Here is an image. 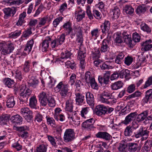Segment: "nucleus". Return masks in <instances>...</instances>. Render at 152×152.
<instances>
[{
  "instance_id": "nucleus-1",
  "label": "nucleus",
  "mask_w": 152,
  "mask_h": 152,
  "mask_svg": "<svg viewBox=\"0 0 152 152\" xmlns=\"http://www.w3.org/2000/svg\"><path fill=\"white\" fill-rule=\"evenodd\" d=\"M69 86L65 84L63 81L60 82L54 88V91L56 93L59 92L62 98L66 97L69 92Z\"/></svg>"
},
{
  "instance_id": "nucleus-2",
  "label": "nucleus",
  "mask_w": 152,
  "mask_h": 152,
  "mask_svg": "<svg viewBox=\"0 0 152 152\" xmlns=\"http://www.w3.org/2000/svg\"><path fill=\"white\" fill-rule=\"evenodd\" d=\"M15 49L14 44L12 43L2 42L0 43V50L1 55L7 56L13 52Z\"/></svg>"
},
{
  "instance_id": "nucleus-3",
  "label": "nucleus",
  "mask_w": 152,
  "mask_h": 152,
  "mask_svg": "<svg viewBox=\"0 0 152 152\" xmlns=\"http://www.w3.org/2000/svg\"><path fill=\"white\" fill-rule=\"evenodd\" d=\"M31 94V91L28 88H26L24 85H21L20 87V97L19 100L20 104L26 103L28 99Z\"/></svg>"
},
{
  "instance_id": "nucleus-4",
  "label": "nucleus",
  "mask_w": 152,
  "mask_h": 152,
  "mask_svg": "<svg viewBox=\"0 0 152 152\" xmlns=\"http://www.w3.org/2000/svg\"><path fill=\"white\" fill-rule=\"evenodd\" d=\"M112 93L108 90H104L99 95V100L102 103L107 104H112L115 100L112 99Z\"/></svg>"
},
{
  "instance_id": "nucleus-5",
  "label": "nucleus",
  "mask_w": 152,
  "mask_h": 152,
  "mask_svg": "<svg viewBox=\"0 0 152 152\" xmlns=\"http://www.w3.org/2000/svg\"><path fill=\"white\" fill-rule=\"evenodd\" d=\"M75 134L74 129L70 128L66 129L63 136L64 142L66 143L71 142L75 139Z\"/></svg>"
},
{
  "instance_id": "nucleus-6",
  "label": "nucleus",
  "mask_w": 152,
  "mask_h": 152,
  "mask_svg": "<svg viewBox=\"0 0 152 152\" xmlns=\"http://www.w3.org/2000/svg\"><path fill=\"white\" fill-rule=\"evenodd\" d=\"M149 132L146 129H144L142 126L141 127L136 133L134 136L136 138L141 137V141L146 140L148 137Z\"/></svg>"
},
{
  "instance_id": "nucleus-7",
  "label": "nucleus",
  "mask_w": 152,
  "mask_h": 152,
  "mask_svg": "<svg viewBox=\"0 0 152 152\" xmlns=\"http://www.w3.org/2000/svg\"><path fill=\"white\" fill-rule=\"evenodd\" d=\"M86 82L88 84H90L92 88L96 90H98L99 86L89 71L86 72Z\"/></svg>"
},
{
  "instance_id": "nucleus-8",
  "label": "nucleus",
  "mask_w": 152,
  "mask_h": 152,
  "mask_svg": "<svg viewBox=\"0 0 152 152\" xmlns=\"http://www.w3.org/2000/svg\"><path fill=\"white\" fill-rule=\"evenodd\" d=\"M18 130L20 137L23 139H26L28 137V132L29 130L28 127L26 126H20L18 128Z\"/></svg>"
},
{
  "instance_id": "nucleus-9",
  "label": "nucleus",
  "mask_w": 152,
  "mask_h": 152,
  "mask_svg": "<svg viewBox=\"0 0 152 152\" xmlns=\"http://www.w3.org/2000/svg\"><path fill=\"white\" fill-rule=\"evenodd\" d=\"M4 14V18L7 19L10 18L11 16H14L16 12V9L15 8L13 9L8 7L5 8L2 10Z\"/></svg>"
},
{
  "instance_id": "nucleus-10",
  "label": "nucleus",
  "mask_w": 152,
  "mask_h": 152,
  "mask_svg": "<svg viewBox=\"0 0 152 152\" xmlns=\"http://www.w3.org/2000/svg\"><path fill=\"white\" fill-rule=\"evenodd\" d=\"M107 110V107L103 105L97 106L94 110L95 113L98 116L104 115L106 113Z\"/></svg>"
},
{
  "instance_id": "nucleus-11",
  "label": "nucleus",
  "mask_w": 152,
  "mask_h": 152,
  "mask_svg": "<svg viewBox=\"0 0 152 152\" xmlns=\"http://www.w3.org/2000/svg\"><path fill=\"white\" fill-rule=\"evenodd\" d=\"M85 52L80 51H79L78 53L77 58L80 61V68L83 71H84L86 66L85 63Z\"/></svg>"
},
{
  "instance_id": "nucleus-12",
  "label": "nucleus",
  "mask_w": 152,
  "mask_h": 152,
  "mask_svg": "<svg viewBox=\"0 0 152 152\" xmlns=\"http://www.w3.org/2000/svg\"><path fill=\"white\" fill-rule=\"evenodd\" d=\"M51 41V38L50 37H47L42 41L40 45L41 46V50L43 52H46L48 50Z\"/></svg>"
},
{
  "instance_id": "nucleus-13",
  "label": "nucleus",
  "mask_w": 152,
  "mask_h": 152,
  "mask_svg": "<svg viewBox=\"0 0 152 152\" xmlns=\"http://www.w3.org/2000/svg\"><path fill=\"white\" fill-rule=\"evenodd\" d=\"M137 115L136 112L130 113L126 117L125 120L123 121V124L126 125L128 124L132 121L135 120Z\"/></svg>"
},
{
  "instance_id": "nucleus-14",
  "label": "nucleus",
  "mask_w": 152,
  "mask_h": 152,
  "mask_svg": "<svg viewBox=\"0 0 152 152\" xmlns=\"http://www.w3.org/2000/svg\"><path fill=\"white\" fill-rule=\"evenodd\" d=\"M78 10L75 11V15L77 21L79 22L82 20L83 18L85 17V12L81 9L80 7H78Z\"/></svg>"
},
{
  "instance_id": "nucleus-15",
  "label": "nucleus",
  "mask_w": 152,
  "mask_h": 152,
  "mask_svg": "<svg viewBox=\"0 0 152 152\" xmlns=\"http://www.w3.org/2000/svg\"><path fill=\"white\" fill-rule=\"evenodd\" d=\"M95 136L97 138L103 139L106 141H109L112 138L111 136L107 132H99Z\"/></svg>"
},
{
  "instance_id": "nucleus-16",
  "label": "nucleus",
  "mask_w": 152,
  "mask_h": 152,
  "mask_svg": "<svg viewBox=\"0 0 152 152\" xmlns=\"http://www.w3.org/2000/svg\"><path fill=\"white\" fill-rule=\"evenodd\" d=\"M151 42L152 41L150 39L147 40L143 42L141 45V50L142 51L145 52L151 50V49L152 48Z\"/></svg>"
},
{
  "instance_id": "nucleus-17",
  "label": "nucleus",
  "mask_w": 152,
  "mask_h": 152,
  "mask_svg": "<svg viewBox=\"0 0 152 152\" xmlns=\"http://www.w3.org/2000/svg\"><path fill=\"white\" fill-rule=\"evenodd\" d=\"M34 43L33 39H31L26 44L23 51L24 55L26 56L29 54L31 50Z\"/></svg>"
},
{
  "instance_id": "nucleus-18",
  "label": "nucleus",
  "mask_w": 152,
  "mask_h": 152,
  "mask_svg": "<svg viewBox=\"0 0 152 152\" xmlns=\"http://www.w3.org/2000/svg\"><path fill=\"white\" fill-rule=\"evenodd\" d=\"M122 35L124 42L128 45L129 47H133V45L132 43L131 35L125 31L123 33Z\"/></svg>"
},
{
  "instance_id": "nucleus-19",
  "label": "nucleus",
  "mask_w": 152,
  "mask_h": 152,
  "mask_svg": "<svg viewBox=\"0 0 152 152\" xmlns=\"http://www.w3.org/2000/svg\"><path fill=\"white\" fill-rule=\"evenodd\" d=\"M10 120L11 122L15 125H20L22 123L23 118L20 115L17 114L12 116Z\"/></svg>"
},
{
  "instance_id": "nucleus-20",
  "label": "nucleus",
  "mask_w": 152,
  "mask_h": 152,
  "mask_svg": "<svg viewBox=\"0 0 152 152\" xmlns=\"http://www.w3.org/2000/svg\"><path fill=\"white\" fill-rule=\"evenodd\" d=\"M142 101L144 103H147L148 102L152 101V89H149L146 91L145 96Z\"/></svg>"
},
{
  "instance_id": "nucleus-21",
  "label": "nucleus",
  "mask_w": 152,
  "mask_h": 152,
  "mask_svg": "<svg viewBox=\"0 0 152 152\" xmlns=\"http://www.w3.org/2000/svg\"><path fill=\"white\" fill-rule=\"evenodd\" d=\"M63 29L66 31V35H69L72 31V23L68 21L65 23L62 26Z\"/></svg>"
},
{
  "instance_id": "nucleus-22",
  "label": "nucleus",
  "mask_w": 152,
  "mask_h": 152,
  "mask_svg": "<svg viewBox=\"0 0 152 152\" xmlns=\"http://www.w3.org/2000/svg\"><path fill=\"white\" fill-rule=\"evenodd\" d=\"M7 106L8 108H12L15 104L14 97L11 95H8L7 96Z\"/></svg>"
},
{
  "instance_id": "nucleus-23",
  "label": "nucleus",
  "mask_w": 152,
  "mask_h": 152,
  "mask_svg": "<svg viewBox=\"0 0 152 152\" xmlns=\"http://www.w3.org/2000/svg\"><path fill=\"white\" fill-rule=\"evenodd\" d=\"M26 16V13L25 12H23L21 13L19 15L18 20L16 23V25L18 26H20L25 23L26 21L24 19Z\"/></svg>"
},
{
  "instance_id": "nucleus-24",
  "label": "nucleus",
  "mask_w": 152,
  "mask_h": 152,
  "mask_svg": "<svg viewBox=\"0 0 152 152\" xmlns=\"http://www.w3.org/2000/svg\"><path fill=\"white\" fill-rule=\"evenodd\" d=\"M47 137L48 141L50 142V144L55 148L57 147V145L56 143V141L55 138L56 139H60L61 138L60 137H55L52 136L47 134L46 135Z\"/></svg>"
},
{
  "instance_id": "nucleus-25",
  "label": "nucleus",
  "mask_w": 152,
  "mask_h": 152,
  "mask_svg": "<svg viewBox=\"0 0 152 152\" xmlns=\"http://www.w3.org/2000/svg\"><path fill=\"white\" fill-rule=\"evenodd\" d=\"M30 69H32L31 61V60H26L23 65V72L26 73L28 72Z\"/></svg>"
},
{
  "instance_id": "nucleus-26",
  "label": "nucleus",
  "mask_w": 152,
  "mask_h": 152,
  "mask_svg": "<svg viewBox=\"0 0 152 152\" xmlns=\"http://www.w3.org/2000/svg\"><path fill=\"white\" fill-rule=\"evenodd\" d=\"M94 99L93 94L89 92L86 93V101L87 104L92 107L94 105Z\"/></svg>"
},
{
  "instance_id": "nucleus-27",
  "label": "nucleus",
  "mask_w": 152,
  "mask_h": 152,
  "mask_svg": "<svg viewBox=\"0 0 152 152\" xmlns=\"http://www.w3.org/2000/svg\"><path fill=\"white\" fill-rule=\"evenodd\" d=\"M75 95L76 102L77 105H82L85 103L84 96L81 95L79 93L76 94Z\"/></svg>"
},
{
  "instance_id": "nucleus-28",
  "label": "nucleus",
  "mask_w": 152,
  "mask_h": 152,
  "mask_svg": "<svg viewBox=\"0 0 152 152\" xmlns=\"http://www.w3.org/2000/svg\"><path fill=\"white\" fill-rule=\"evenodd\" d=\"M115 35V38L114 40V42L116 45H119L123 42L121 33L120 32H116Z\"/></svg>"
},
{
  "instance_id": "nucleus-29",
  "label": "nucleus",
  "mask_w": 152,
  "mask_h": 152,
  "mask_svg": "<svg viewBox=\"0 0 152 152\" xmlns=\"http://www.w3.org/2000/svg\"><path fill=\"white\" fill-rule=\"evenodd\" d=\"M74 100L69 99L66 102V106L65 110L67 111H72L73 109V103Z\"/></svg>"
},
{
  "instance_id": "nucleus-30",
  "label": "nucleus",
  "mask_w": 152,
  "mask_h": 152,
  "mask_svg": "<svg viewBox=\"0 0 152 152\" xmlns=\"http://www.w3.org/2000/svg\"><path fill=\"white\" fill-rule=\"evenodd\" d=\"M4 84L9 88H12L14 86V81L13 80L7 78L4 79L3 80Z\"/></svg>"
},
{
  "instance_id": "nucleus-31",
  "label": "nucleus",
  "mask_w": 152,
  "mask_h": 152,
  "mask_svg": "<svg viewBox=\"0 0 152 152\" xmlns=\"http://www.w3.org/2000/svg\"><path fill=\"white\" fill-rule=\"evenodd\" d=\"M119 77L123 78L125 77L126 79H128L130 75V71L127 69H123L119 72Z\"/></svg>"
},
{
  "instance_id": "nucleus-32",
  "label": "nucleus",
  "mask_w": 152,
  "mask_h": 152,
  "mask_svg": "<svg viewBox=\"0 0 152 152\" xmlns=\"http://www.w3.org/2000/svg\"><path fill=\"white\" fill-rule=\"evenodd\" d=\"M123 85V83L122 81H118L112 83L111 87L112 90H116L121 88Z\"/></svg>"
},
{
  "instance_id": "nucleus-33",
  "label": "nucleus",
  "mask_w": 152,
  "mask_h": 152,
  "mask_svg": "<svg viewBox=\"0 0 152 152\" xmlns=\"http://www.w3.org/2000/svg\"><path fill=\"white\" fill-rule=\"evenodd\" d=\"M103 25L101 26L102 32L103 33H106L110 29V23L108 20L105 21Z\"/></svg>"
},
{
  "instance_id": "nucleus-34",
  "label": "nucleus",
  "mask_w": 152,
  "mask_h": 152,
  "mask_svg": "<svg viewBox=\"0 0 152 152\" xmlns=\"http://www.w3.org/2000/svg\"><path fill=\"white\" fill-rule=\"evenodd\" d=\"M148 111L147 110L139 114L137 118V121L138 123L143 121L148 116Z\"/></svg>"
},
{
  "instance_id": "nucleus-35",
  "label": "nucleus",
  "mask_w": 152,
  "mask_h": 152,
  "mask_svg": "<svg viewBox=\"0 0 152 152\" xmlns=\"http://www.w3.org/2000/svg\"><path fill=\"white\" fill-rule=\"evenodd\" d=\"M29 78L28 83L30 86L35 87L39 83V81L37 77L34 76H32L30 77L29 76Z\"/></svg>"
},
{
  "instance_id": "nucleus-36",
  "label": "nucleus",
  "mask_w": 152,
  "mask_h": 152,
  "mask_svg": "<svg viewBox=\"0 0 152 152\" xmlns=\"http://www.w3.org/2000/svg\"><path fill=\"white\" fill-rule=\"evenodd\" d=\"M127 146L128 150L130 152H134L138 149V145L137 143L131 142L127 144Z\"/></svg>"
},
{
  "instance_id": "nucleus-37",
  "label": "nucleus",
  "mask_w": 152,
  "mask_h": 152,
  "mask_svg": "<svg viewBox=\"0 0 152 152\" xmlns=\"http://www.w3.org/2000/svg\"><path fill=\"white\" fill-rule=\"evenodd\" d=\"M10 116L7 114L3 115L0 116V125H3L7 124L9 121Z\"/></svg>"
},
{
  "instance_id": "nucleus-38",
  "label": "nucleus",
  "mask_w": 152,
  "mask_h": 152,
  "mask_svg": "<svg viewBox=\"0 0 152 152\" xmlns=\"http://www.w3.org/2000/svg\"><path fill=\"white\" fill-rule=\"evenodd\" d=\"M94 122V120L93 118L86 120V130L89 131L93 129V124Z\"/></svg>"
},
{
  "instance_id": "nucleus-39",
  "label": "nucleus",
  "mask_w": 152,
  "mask_h": 152,
  "mask_svg": "<svg viewBox=\"0 0 152 152\" xmlns=\"http://www.w3.org/2000/svg\"><path fill=\"white\" fill-rule=\"evenodd\" d=\"M111 15H113L112 17L115 19H117L118 18L120 14V10L119 8L117 7L111 10L110 12Z\"/></svg>"
},
{
  "instance_id": "nucleus-40",
  "label": "nucleus",
  "mask_w": 152,
  "mask_h": 152,
  "mask_svg": "<svg viewBox=\"0 0 152 152\" xmlns=\"http://www.w3.org/2000/svg\"><path fill=\"white\" fill-rule=\"evenodd\" d=\"M48 17L47 16L44 17L42 18H39V21L38 22L36 28L38 29L42 26L45 25L47 20Z\"/></svg>"
},
{
  "instance_id": "nucleus-41",
  "label": "nucleus",
  "mask_w": 152,
  "mask_h": 152,
  "mask_svg": "<svg viewBox=\"0 0 152 152\" xmlns=\"http://www.w3.org/2000/svg\"><path fill=\"white\" fill-rule=\"evenodd\" d=\"M109 43V41L106 39L103 40L102 42V45L101 47L100 50L102 52H106L108 49V46Z\"/></svg>"
},
{
  "instance_id": "nucleus-42",
  "label": "nucleus",
  "mask_w": 152,
  "mask_h": 152,
  "mask_svg": "<svg viewBox=\"0 0 152 152\" xmlns=\"http://www.w3.org/2000/svg\"><path fill=\"white\" fill-rule=\"evenodd\" d=\"M48 124L50 125L53 128L56 127V124L54 119L52 117L46 116V117Z\"/></svg>"
},
{
  "instance_id": "nucleus-43",
  "label": "nucleus",
  "mask_w": 152,
  "mask_h": 152,
  "mask_svg": "<svg viewBox=\"0 0 152 152\" xmlns=\"http://www.w3.org/2000/svg\"><path fill=\"white\" fill-rule=\"evenodd\" d=\"M124 11L127 14L132 15L134 12V9L130 5H126L123 8Z\"/></svg>"
},
{
  "instance_id": "nucleus-44",
  "label": "nucleus",
  "mask_w": 152,
  "mask_h": 152,
  "mask_svg": "<svg viewBox=\"0 0 152 152\" xmlns=\"http://www.w3.org/2000/svg\"><path fill=\"white\" fill-rule=\"evenodd\" d=\"M72 55V53L70 51L66 50L61 53V59H66L70 58Z\"/></svg>"
},
{
  "instance_id": "nucleus-45",
  "label": "nucleus",
  "mask_w": 152,
  "mask_h": 152,
  "mask_svg": "<svg viewBox=\"0 0 152 152\" xmlns=\"http://www.w3.org/2000/svg\"><path fill=\"white\" fill-rule=\"evenodd\" d=\"M37 104V100L35 96L31 97L29 99V105L32 108H36Z\"/></svg>"
},
{
  "instance_id": "nucleus-46",
  "label": "nucleus",
  "mask_w": 152,
  "mask_h": 152,
  "mask_svg": "<svg viewBox=\"0 0 152 152\" xmlns=\"http://www.w3.org/2000/svg\"><path fill=\"white\" fill-rule=\"evenodd\" d=\"M147 10V7L144 5H139L136 9L137 14H141L144 13Z\"/></svg>"
},
{
  "instance_id": "nucleus-47",
  "label": "nucleus",
  "mask_w": 152,
  "mask_h": 152,
  "mask_svg": "<svg viewBox=\"0 0 152 152\" xmlns=\"http://www.w3.org/2000/svg\"><path fill=\"white\" fill-rule=\"evenodd\" d=\"M92 52L91 57L93 59H97L100 58V55L99 48H95Z\"/></svg>"
},
{
  "instance_id": "nucleus-48",
  "label": "nucleus",
  "mask_w": 152,
  "mask_h": 152,
  "mask_svg": "<svg viewBox=\"0 0 152 152\" xmlns=\"http://www.w3.org/2000/svg\"><path fill=\"white\" fill-rule=\"evenodd\" d=\"M47 147L44 144H42L37 146L34 152H47Z\"/></svg>"
},
{
  "instance_id": "nucleus-49",
  "label": "nucleus",
  "mask_w": 152,
  "mask_h": 152,
  "mask_svg": "<svg viewBox=\"0 0 152 152\" xmlns=\"http://www.w3.org/2000/svg\"><path fill=\"white\" fill-rule=\"evenodd\" d=\"M134 130L131 127V125H129L126 126L125 128L124 134L126 136H130L132 135Z\"/></svg>"
},
{
  "instance_id": "nucleus-50",
  "label": "nucleus",
  "mask_w": 152,
  "mask_h": 152,
  "mask_svg": "<svg viewBox=\"0 0 152 152\" xmlns=\"http://www.w3.org/2000/svg\"><path fill=\"white\" fill-rule=\"evenodd\" d=\"M21 34V30H17L14 32H11L9 34V37L11 38L15 39L20 36Z\"/></svg>"
},
{
  "instance_id": "nucleus-51",
  "label": "nucleus",
  "mask_w": 152,
  "mask_h": 152,
  "mask_svg": "<svg viewBox=\"0 0 152 152\" xmlns=\"http://www.w3.org/2000/svg\"><path fill=\"white\" fill-rule=\"evenodd\" d=\"M141 29L148 33L151 32V29L150 27L145 23H142L140 26Z\"/></svg>"
},
{
  "instance_id": "nucleus-52",
  "label": "nucleus",
  "mask_w": 152,
  "mask_h": 152,
  "mask_svg": "<svg viewBox=\"0 0 152 152\" xmlns=\"http://www.w3.org/2000/svg\"><path fill=\"white\" fill-rule=\"evenodd\" d=\"M69 112L68 113V118L70 121H75V117L76 116L77 114L75 111H69Z\"/></svg>"
},
{
  "instance_id": "nucleus-53",
  "label": "nucleus",
  "mask_w": 152,
  "mask_h": 152,
  "mask_svg": "<svg viewBox=\"0 0 152 152\" xmlns=\"http://www.w3.org/2000/svg\"><path fill=\"white\" fill-rule=\"evenodd\" d=\"M31 112L32 111H30L29 109L27 107L21 108L20 112V114L23 117L26 115H28L29 113H31Z\"/></svg>"
},
{
  "instance_id": "nucleus-54",
  "label": "nucleus",
  "mask_w": 152,
  "mask_h": 152,
  "mask_svg": "<svg viewBox=\"0 0 152 152\" xmlns=\"http://www.w3.org/2000/svg\"><path fill=\"white\" fill-rule=\"evenodd\" d=\"M65 35L64 34H62L61 35H58L56 39L59 45L62 44L64 42Z\"/></svg>"
},
{
  "instance_id": "nucleus-55",
  "label": "nucleus",
  "mask_w": 152,
  "mask_h": 152,
  "mask_svg": "<svg viewBox=\"0 0 152 152\" xmlns=\"http://www.w3.org/2000/svg\"><path fill=\"white\" fill-rule=\"evenodd\" d=\"M63 19V17L60 16L54 19L53 22V27L55 28L57 27V26L62 21Z\"/></svg>"
},
{
  "instance_id": "nucleus-56",
  "label": "nucleus",
  "mask_w": 152,
  "mask_h": 152,
  "mask_svg": "<svg viewBox=\"0 0 152 152\" xmlns=\"http://www.w3.org/2000/svg\"><path fill=\"white\" fill-rule=\"evenodd\" d=\"M15 77L16 79L21 81L23 79V75L22 72L19 70H15Z\"/></svg>"
},
{
  "instance_id": "nucleus-57",
  "label": "nucleus",
  "mask_w": 152,
  "mask_h": 152,
  "mask_svg": "<svg viewBox=\"0 0 152 152\" xmlns=\"http://www.w3.org/2000/svg\"><path fill=\"white\" fill-rule=\"evenodd\" d=\"M152 146V142L150 140H147L145 142L144 145V150L148 152L150 151L151 147Z\"/></svg>"
},
{
  "instance_id": "nucleus-58",
  "label": "nucleus",
  "mask_w": 152,
  "mask_h": 152,
  "mask_svg": "<svg viewBox=\"0 0 152 152\" xmlns=\"http://www.w3.org/2000/svg\"><path fill=\"white\" fill-rule=\"evenodd\" d=\"M32 28H27L26 30L23 32L22 37L25 38L28 37L32 34Z\"/></svg>"
},
{
  "instance_id": "nucleus-59",
  "label": "nucleus",
  "mask_w": 152,
  "mask_h": 152,
  "mask_svg": "<svg viewBox=\"0 0 152 152\" xmlns=\"http://www.w3.org/2000/svg\"><path fill=\"white\" fill-rule=\"evenodd\" d=\"M151 85H152V75L148 78L145 84L143 86V88H146Z\"/></svg>"
},
{
  "instance_id": "nucleus-60",
  "label": "nucleus",
  "mask_w": 152,
  "mask_h": 152,
  "mask_svg": "<svg viewBox=\"0 0 152 152\" xmlns=\"http://www.w3.org/2000/svg\"><path fill=\"white\" fill-rule=\"evenodd\" d=\"M77 41L78 43H79L78 45L80 47L82 45L83 42V38L82 37V33L81 31L77 33Z\"/></svg>"
},
{
  "instance_id": "nucleus-61",
  "label": "nucleus",
  "mask_w": 152,
  "mask_h": 152,
  "mask_svg": "<svg viewBox=\"0 0 152 152\" xmlns=\"http://www.w3.org/2000/svg\"><path fill=\"white\" fill-rule=\"evenodd\" d=\"M39 129L41 132H43L45 133L48 132L49 131L47 126L45 124L43 123L39 126Z\"/></svg>"
},
{
  "instance_id": "nucleus-62",
  "label": "nucleus",
  "mask_w": 152,
  "mask_h": 152,
  "mask_svg": "<svg viewBox=\"0 0 152 152\" xmlns=\"http://www.w3.org/2000/svg\"><path fill=\"white\" fill-rule=\"evenodd\" d=\"M37 23L38 20L37 19H31L28 23L29 26V28H32V29L34 30L35 26Z\"/></svg>"
},
{
  "instance_id": "nucleus-63",
  "label": "nucleus",
  "mask_w": 152,
  "mask_h": 152,
  "mask_svg": "<svg viewBox=\"0 0 152 152\" xmlns=\"http://www.w3.org/2000/svg\"><path fill=\"white\" fill-rule=\"evenodd\" d=\"M49 97L48 94L44 91H42L40 92L38 96L39 100H41L46 98H49Z\"/></svg>"
},
{
  "instance_id": "nucleus-64",
  "label": "nucleus",
  "mask_w": 152,
  "mask_h": 152,
  "mask_svg": "<svg viewBox=\"0 0 152 152\" xmlns=\"http://www.w3.org/2000/svg\"><path fill=\"white\" fill-rule=\"evenodd\" d=\"M91 36L94 39H96L99 35V30L98 28L93 29L91 31Z\"/></svg>"
}]
</instances>
